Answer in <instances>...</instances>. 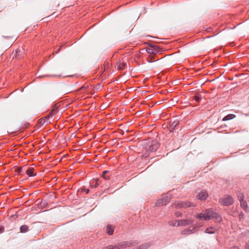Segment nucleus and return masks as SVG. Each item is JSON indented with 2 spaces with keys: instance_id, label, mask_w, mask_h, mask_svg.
<instances>
[{
  "instance_id": "f257e3e1",
  "label": "nucleus",
  "mask_w": 249,
  "mask_h": 249,
  "mask_svg": "<svg viewBox=\"0 0 249 249\" xmlns=\"http://www.w3.org/2000/svg\"><path fill=\"white\" fill-rule=\"evenodd\" d=\"M196 218L198 219H204L205 220H208L211 219L215 218L218 219L219 221L221 219V217L219 216L218 214L214 212L211 209L206 210L205 213H199L196 215Z\"/></svg>"
},
{
  "instance_id": "f03ea898",
  "label": "nucleus",
  "mask_w": 249,
  "mask_h": 249,
  "mask_svg": "<svg viewBox=\"0 0 249 249\" xmlns=\"http://www.w3.org/2000/svg\"><path fill=\"white\" fill-rule=\"evenodd\" d=\"M172 197V196L170 193L162 195L161 198L157 201L156 205L160 206L166 205L169 202Z\"/></svg>"
},
{
  "instance_id": "7ed1b4c3",
  "label": "nucleus",
  "mask_w": 249,
  "mask_h": 249,
  "mask_svg": "<svg viewBox=\"0 0 249 249\" xmlns=\"http://www.w3.org/2000/svg\"><path fill=\"white\" fill-rule=\"evenodd\" d=\"M159 144L156 140L149 142L148 143L145 147V151L147 152H154L158 148Z\"/></svg>"
},
{
  "instance_id": "20e7f679",
  "label": "nucleus",
  "mask_w": 249,
  "mask_h": 249,
  "mask_svg": "<svg viewBox=\"0 0 249 249\" xmlns=\"http://www.w3.org/2000/svg\"><path fill=\"white\" fill-rule=\"evenodd\" d=\"M219 201L222 205L229 206L233 203L234 199L231 196L225 195L223 197L219 199Z\"/></svg>"
},
{
  "instance_id": "39448f33",
  "label": "nucleus",
  "mask_w": 249,
  "mask_h": 249,
  "mask_svg": "<svg viewBox=\"0 0 249 249\" xmlns=\"http://www.w3.org/2000/svg\"><path fill=\"white\" fill-rule=\"evenodd\" d=\"M195 204H194L190 201L177 202H175L173 205V206L177 209L186 208L190 207H195Z\"/></svg>"
},
{
  "instance_id": "423d86ee",
  "label": "nucleus",
  "mask_w": 249,
  "mask_h": 249,
  "mask_svg": "<svg viewBox=\"0 0 249 249\" xmlns=\"http://www.w3.org/2000/svg\"><path fill=\"white\" fill-rule=\"evenodd\" d=\"M148 55L151 54H157L161 52L160 49L157 45L151 46L150 48H147L146 50Z\"/></svg>"
},
{
  "instance_id": "0eeeda50",
  "label": "nucleus",
  "mask_w": 249,
  "mask_h": 249,
  "mask_svg": "<svg viewBox=\"0 0 249 249\" xmlns=\"http://www.w3.org/2000/svg\"><path fill=\"white\" fill-rule=\"evenodd\" d=\"M208 194L207 191L202 190L197 195L196 198L200 200H204L208 197Z\"/></svg>"
},
{
  "instance_id": "6e6552de",
  "label": "nucleus",
  "mask_w": 249,
  "mask_h": 249,
  "mask_svg": "<svg viewBox=\"0 0 249 249\" xmlns=\"http://www.w3.org/2000/svg\"><path fill=\"white\" fill-rule=\"evenodd\" d=\"M193 221L190 219H182V220H178V224L177 225V226H186L190 224H193Z\"/></svg>"
},
{
  "instance_id": "1a4fd4ad",
  "label": "nucleus",
  "mask_w": 249,
  "mask_h": 249,
  "mask_svg": "<svg viewBox=\"0 0 249 249\" xmlns=\"http://www.w3.org/2000/svg\"><path fill=\"white\" fill-rule=\"evenodd\" d=\"M179 122L178 121L172 122L168 128V129L170 131V132L173 131V130L175 129L177 126Z\"/></svg>"
},
{
  "instance_id": "9d476101",
  "label": "nucleus",
  "mask_w": 249,
  "mask_h": 249,
  "mask_svg": "<svg viewBox=\"0 0 249 249\" xmlns=\"http://www.w3.org/2000/svg\"><path fill=\"white\" fill-rule=\"evenodd\" d=\"M106 232L109 235H111L114 232V227L111 225H108L107 227Z\"/></svg>"
},
{
  "instance_id": "9b49d317",
  "label": "nucleus",
  "mask_w": 249,
  "mask_h": 249,
  "mask_svg": "<svg viewBox=\"0 0 249 249\" xmlns=\"http://www.w3.org/2000/svg\"><path fill=\"white\" fill-rule=\"evenodd\" d=\"M241 207L246 211H249V207L247 202L245 200L240 201Z\"/></svg>"
},
{
  "instance_id": "f8f14e48",
  "label": "nucleus",
  "mask_w": 249,
  "mask_h": 249,
  "mask_svg": "<svg viewBox=\"0 0 249 249\" xmlns=\"http://www.w3.org/2000/svg\"><path fill=\"white\" fill-rule=\"evenodd\" d=\"M49 118L47 115L44 118H41L39 120L38 123L41 125H43L45 123H50V122L49 121Z\"/></svg>"
},
{
  "instance_id": "ddd939ff",
  "label": "nucleus",
  "mask_w": 249,
  "mask_h": 249,
  "mask_svg": "<svg viewBox=\"0 0 249 249\" xmlns=\"http://www.w3.org/2000/svg\"><path fill=\"white\" fill-rule=\"evenodd\" d=\"M34 168L33 167H29L27 170H26V174L28 175L29 177H33L36 176V174L34 173Z\"/></svg>"
},
{
  "instance_id": "4468645a",
  "label": "nucleus",
  "mask_w": 249,
  "mask_h": 249,
  "mask_svg": "<svg viewBox=\"0 0 249 249\" xmlns=\"http://www.w3.org/2000/svg\"><path fill=\"white\" fill-rule=\"evenodd\" d=\"M126 66V64L125 63L120 61L117 63V69L119 70H123L125 68Z\"/></svg>"
},
{
  "instance_id": "2eb2a0df",
  "label": "nucleus",
  "mask_w": 249,
  "mask_h": 249,
  "mask_svg": "<svg viewBox=\"0 0 249 249\" xmlns=\"http://www.w3.org/2000/svg\"><path fill=\"white\" fill-rule=\"evenodd\" d=\"M110 175L109 171L107 170L104 171L102 173V177L104 178L106 180H108L109 178Z\"/></svg>"
},
{
  "instance_id": "dca6fc26",
  "label": "nucleus",
  "mask_w": 249,
  "mask_h": 249,
  "mask_svg": "<svg viewBox=\"0 0 249 249\" xmlns=\"http://www.w3.org/2000/svg\"><path fill=\"white\" fill-rule=\"evenodd\" d=\"M156 55L157 54H151V55H148L147 58V60L148 62H152L156 61L157 60H156V57H157Z\"/></svg>"
},
{
  "instance_id": "f3484780",
  "label": "nucleus",
  "mask_w": 249,
  "mask_h": 249,
  "mask_svg": "<svg viewBox=\"0 0 249 249\" xmlns=\"http://www.w3.org/2000/svg\"><path fill=\"white\" fill-rule=\"evenodd\" d=\"M57 109V107L55 106L53 107V108L52 109L51 111L48 115V117H52L53 115H54L56 113V112H57V111H56Z\"/></svg>"
},
{
  "instance_id": "a211bd4d",
  "label": "nucleus",
  "mask_w": 249,
  "mask_h": 249,
  "mask_svg": "<svg viewBox=\"0 0 249 249\" xmlns=\"http://www.w3.org/2000/svg\"><path fill=\"white\" fill-rule=\"evenodd\" d=\"M29 231L28 227L26 225H22L20 227V231L22 233H25Z\"/></svg>"
},
{
  "instance_id": "6ab92c4d",
  "label": "nucleus",
  "mask_w": 249,
  "mask_h": 249,
  "mask_svg": "<svg viewBox=\"0 0 249 249\" xmlns=\"http://www.w3.org/2000/svg\"><path fill=\"white\" fill-rule=\"evenodd\" d=\"M235 116L234 114H229L226 116L224 117L223 120V121H227L231 120V119H233L234 117H235Z\"/></svg>"
},
{
  "instance_id": "aec40b11",
  "label": "nucleus",
  "mask_w": 249,
  "mask_h": 249,
  "mask_svg": "<svg viewBox=\"0 0 249 249\" xmlns=\"http://www.w3.org/2000/svg\"><path fill=\"white\" fill-rule=\"evenodd\" d=\"M205 232L207 233H213L214 232V228L213 227H209L205 230Z\"/></svg>"
},
{
  "instance_id": "412c9836",
  "label": "nucleus",
  "mask_w": 249,
  "mask_h": 249,
  "mask_svg": "<svg viewBox=\"0 0 249 249\" xmlns=\"http://www.w3.org/2000/svg\"><path fill=\"white\" fill-rule=\"evenodd\" d=\"M237 198L239 201L244 200V195L242 193L239 192L237 194Z\"/></svg>"
},
{
  "instance_id": "4be33fe9",
  "label": "nucleus",
  "mask_w": 249,
  "mask_h": 249,
  "mask_svg": "<svg viewBox=\"0 0 249 249\" xmlns=\"http://www.w3.org/2000/svg\"><path fill=\"white\" fill-rule=\"evenodd\" d=\"M177 223H178V220H171L169 221L168 223L169 225L172 226H176Z\"/></svg>"
},
{
  "instance_id": "5701e85b",
  "label": "nucleus",
  "mask_w": 249,
  "mask_h": 249,
  "mask_svg": "<svg viewBox=\"0 0 249 249\" xmlns=\"http://www.w3.org/2000/svg\"><path fill=\"white\" fill-rule=\"evenodd\" d=\"M150 246L149 243H146L145 244L142 245L140 247V249H144L148 248Z\"/></svg>"
},
{
  "instance_id": "b1692460",
  "label": "nucleus",
  "mask_w": 249,
  "mask_h": 249,
  "mask_svg": "<svg viewBox=\"0 0 249 249\" xmlns=\"http://www.w3.org/2000/svg\"><path fill=\"white\" fill-rule=\"evenodd\" d=\"M194 99L195 101L197 103H199L201 100V98L198 95H195L194 97Z\"/></svg>"
},
{
  "instance_id": "393cba45",
  "label": "nucleus",
  "mask_w": 249,
  "mask_h": 249,
  "mask_svg": "<svg viewBox=\"0 0 249 249\" xmlns=\"http://www.w3.org/2000/svg\"><path fill=\"white\" fill-rule=\"evenodd\" d=\"M82 191L83 192H85V193H86V194H88V193H89V189H86V188H82Z\"/></svg>"
},
{
  "instance_id": "a878e982",
  "label": "nucleus",
  "mask_w": 249,
  "mask_h": 249,
  "mask_svg": "<svg viewBox=\"0 0 249 249\" xmlns=\"http://www.w3.org/2000/svg\"><path fill=\"white\" fill-rule=\"evenodd\" d=\"M175 215L177 217H180L181 216V213L179 212H177L175 213Z\"/></svg>"
},
{
  "instance_id": "bb28decb",
  "label": "nucleus",
  "mask_w": 249,
  "mask_h": 249,
  "mask_svg": "<svg viewBox=\"0 0 249 249\" xmlns=\"http://www.w3.org/2000/svg\"><path fill=\"white\" fill-rule=\"evenodd\" d=\"M244 249H249V241L246 242Z\"/></svg>"
},
{
  "instance_id": "cd10ccee",
  "label": "nucleus",
  "mask_w": 249,
  "mask_h": 249,
  "mask_svg": "<svg viewBox=\"0 0 249 249\" xmlns=\"http://www.w3.org/2000/svg\"><path fill=\"white\" fill-rule=\"evenodd\" d=\"M4 231V228L2 226H0V233L3 232Z\"/></svg>"
},
{
  "instance_id": "c85d7f7f",
  "label": "nucleus",
  "mask_w": 249,
  "mask_h": 249,
  "mask_svg": "<svg viewBox=\"0 0 249 249\" xmlns=\"http://www.w3.org/2000/svg\"><path fill=\"white\" fill-rule=\"evenodd\" d=\"M244 218V214L242 212H241V213L239 214V218L241 220V219H243Z\"/></svg>"
},
{
  "instance_id": "c756f323",
  "label": "nucleus",
  "mask_w": 249,
  "mask_h": 249,
  "mask_svg": "<svg viewBox=\"0 0 249 249\" xmlns=\"http://www.w3.org/2000/svg\"><path fill=\"white\" fill-rule=\"evenodd\" d=\"M230 249H239V248L237 246H234L231 247Z\"/></svg>"
},
{
  "instance_id": "7c9ffc66",
  "label": "nucleus",
  "mask_w": 249,
  "mask_h": 249,
  "mask_svg": "<svg viewBox=\"0 0 249 249\" xmlns=\"http://www.w3.org/2000/svg\"><path fill=\"white\" fill-rule=\"evenodd\" d=\"M17 53H18V51H16V57H17V58H18V56L19 55L18 54V56L17 55Z\"/></svg>"
},
{
  "instance_id": "2f4dec72",
  "label": "nucleus",
  "mask_w": 249,
  "mask_h": 249,
  "mask_svg": "<svg viewBox=\"0 0 249 249\" xmlns=\"http://www.w3.org/2000/svg\"><path fill=\"white\" fill-rule=\"evenodd\" d=\"M4 37H5V38H10V36H4Z\"/></svg>"
},
{
  "instance_id": "473e14b6",
  "label": "nucleus",
  "mask_w": 249,
  "mask_h": 249,
  "mask_svg": "<svg viewBox=\"0 0 249 249\" xmlns=\"http://www.w3.org/2000/svg\"><path fill=\"white\" fill-rule=\"evenodd\" d=\"M99 185V184L98 183H96L95 187H97Z\"/></svg>"
},
{
  "instance_id": "72a5a7b5",
  "label": "nucleus",
  "mask_w": 249,
  "mask_h": 249,
  "mask_svg": "<svg viewBox=\"0 0 249 249\" xmlns=\"http://www.w3.org/2000/svg\"><path fill=\"white\" fill-rule=\"evenodd\" d=\"M21 169H19V171H18V172H20Z\"/></svg>"
}]
</instances>
